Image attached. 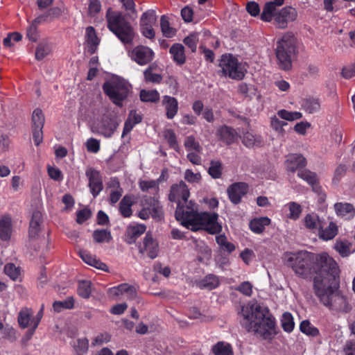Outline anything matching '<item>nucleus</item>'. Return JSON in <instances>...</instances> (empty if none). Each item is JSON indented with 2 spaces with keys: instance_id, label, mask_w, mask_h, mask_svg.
Listing matches in <instances>:
<instances>
[{
  "instance_id": "39448f33",
  "label": "nucleus",
  "mask_w": 355,
  "mask_h": 355,
  "mask_svg": "<svg viewBox=\"0 0 355 355\" xmlns=\"http://www.w3.org/2000/svg\"><path fill=\"white\" fill-rule=\"evenodd\" d=\"M107 28L123 43L129 44L134 38L133 29L125 16L120 12L112 11L110 8L106 14Z\"/></svg>"
},
{
  "instance_id": "338daca9",
  "label": "nucleus",
  "mask_w": 355,
  "mask_h": 355,
  "mask_svg": "<svg viewBox=\"0 0 355 355\" xmlns=\"http://www.w3.org/2000/svg\"><path fill=\"white\" fill-rule=\"evenodd\" d=\"M111 340V336L108 333H103L96 336L92 340L93 346H100L107 343Z\"/></svg>"
},
{
  "instance_id": "f704fd0d",
  "label": "nucleus",
  "mask_w": 355,
  "mask_h": 355,
  "mask_svg": "<svg viewBox=\"0 0 355 355\" xmlns=\"http://www.w3.org/2000/svg\"><path fill=\"white\" fill-rule=\"evenodd\" d=\"M302 109L309 114L318 112L320 109V103L317 98H304L301 102Z\"/></svg>"
},
{
  "instance_id": "69168bd1",
  "label": "nucleus",
  "mask_w": 355,
  "mask_h": 355,
  "mask_svg": "<svg viewBox=\"0 0 355 355\" xmlns=\"http://www.w3.org/2000/svg\"><path fill=\"white\" fill-rule=\"evenodd\" d=\"M252 284L250 282L246 281L242 282L239 286H238L236 290L245 296L250 297L252 294Z\"/></svg>"
},
{
  "instance_id": "dca6fc26",
  "label": "nucleus",
  "mask_w": 355,
  "mask_h": 355,
  "mask_svg": "<svg viewBox=\"0 0 355 355\" xmlns=\"http://www.w3.org/2000/svg\"><path fill=\"white\" fill-rule=\"evenodd\" d=\"M146 230V227L143 224L130 223L126 229L125 241L128 244H133L136 240Z\"/></svg>"
},
{
  "instance_id": "864d4df0",
  "label": "nucleus",
  "mask_w": 355,
  "mask_h": 355,
  "mask_svg": "<svg viewBox=\"0 0 355 355\" xmlns=\"http://www.w3.org/2000/svg\"><path fill=\"white\" fill-rule=\"evenodd\" d=\"M277 115L279 118L289 121L300 119L302 117V114L300 112H289L286 110H279Z\"/></svg>"
},
{
  "instance_id": "f03ea898",
  "label": "nucleus",
  "mask_w": 355,
  "mask_h": 355,
  "mask_svg": "<svg viewBox=\"0 0 355 355\" xmlns=\"http://www.w3.org/2000/svg\"><path fill=\"white\" fill-rule=\"evenodd\" d=\"M242 325L264 339H270L275 333V319L268 307L257 302H250L241 309Z\"/></svg>"
},
{
  "instance_id": "8fccbe9b",
  "label": "nucleus",
  "mask_w": 355,
  "mask_h": 355,
  "mask_svg": "<svg viewBox=\"0 0 355 355\" xmlns=\"http://www.w3.org/2000/svg\"><path fill=\"white\" fill-rule=\"evenodd\" d=\"M90 281L83 280L78 283V293L83 298H89L92 292Z\"/></svg>"
},
{
  "instance_id": "a211bd4d",
  "label": "nucleus",
  "mask_w": 355,
  "mask_h": 355,
  "mask_svg": "<svg viewBox=\"0 0 355 355\" xmlns=\"http://www.w3.org/2000/svg\"><path fill=\"white\" fill-rule=\"evenodd\" d=\"M42 214L39 209L34 210L31 215L29 225V237L35 239L38 235L41 230V225L42 224Z\"/></svg>"
},
{
  "instance_id": "5701e85b",
  "label": "nucleus",
  "mask_w": 355,
  "mask_h": 355,
  "mask_svg": "<svg viewBox=\"0 0 355 355\" xmlns=\"http://www.w3.org/2000/svg\"><path fill=\"white\" fill-rule=\"evenodd\" d=\"M33 319V311L31 309L24 308L19 313L18 322L23 329L28 327H34Z\"/></svg>"
},
{
  "instance_id": "2f4dec72",
  "label": "nucleus",
  "mask_w": 355,
  "mask_h": 355,
  "mask_svg": "<svg viewBox=\"0 0 355 355\" xmlns=\"http://www.w3.org/2000/svg\"><path fill=\"white\" fill-rule=\"evenodd\" d=\"M70 345L73 349L76 355H85L89 349V340L86 338L73 340Z\"/></svg>"
},
{
  "instance_id": "1a4fd4ad",
  "label": "nucleus",
  "mask_w": 355,
  "mask_h": 355,
  "mask_svg": "<svg viewBox=\"0 0 355 355\" xmlns=\"http://www.w3.org/2000/svg\"><path fill=\"white\" fill-rule=\"evenodd\" d=\"M219 67L223 75L235 80L243 79L246 72L244 65L232 54L223 55L220 60Z\"/></svg>"
},
{
  "instance_id": "f8f14e48",
  "label": "nucleus",
  "mask_w": 355,
  "mask_h": 355,
  "mask_svg": "<svg viewBox=\"0 0 355 355\" xmlns=\"http://www.w3.org/2000/svg\"><path fill=\"white\" fill-rule=\"evenodd\" d=\"M139 253L152 259L156 258L159 252V245L152 234L147 233L142 241L139 243Z\"/></svg>"
},
{
  "instance_id": "aec40b11",
  "label": "nucleus",
  "mask_w": 355,
  "mask_h": 355,
  "mask_svg": "<svg viewBox=\"0 0 355 355\" xmlns=\"http://www.w3.org/2000/svg\"><path fill=\"white\" fill-rule=\"evenodd\" d=\"M143 206H146L150 216L160 220L163 216L162 207L159 200L155 198H147L143 202Z\"/></svg>"
},
{
  "instance_id": "37998d69",
  "label": "nucleus",
  "mask_w": 355,
  "mask_h": 355,
  "mask_svg": "<svg viewBox=\"0 0 355 355\" xmlns=\"http://www.w3.org/2000/svg\"><path fill=\"white\" fill-rule=\"evenodd\" d=\"M93 239L96 243H108L112 237L110 232L107 230H96L93 233Z\"/></svg>"
},
{
  "instance_id": "3c124183",
  "label": "nucleus",
  "mask_w": 355,
  "mask_h": 355,
  "mask_svg": "<svg viewBox=\"0 0 355 355\" xmlns=\"http://www.w3.org/2000/svg\"><path fill=\"white\" fill-rule=\"evenodd\" d=\"M4 272L14 281L19 279L21 275L20 268L12 263H8L5 266Z\"/></svg>"
},
{
  "instance_id": "5fc2aeb1",
  "label": "nucleus",
  "mask_w": 355,
  "mask_h": 355,
  "mask_svg": "<svg viewBox=\"0 0 355 355\" xmlns=\"http://www.w3.org/2000/svg\"><path fill=\"white\" fill-rule=\"evenodd\" d=\"M300 328L302 332L308 336H317L319 335V330L313 326L308 320L302 321L300 323Z\"/></svg>"
},
{
  "instance_id": "79ce46f5",
  "label": "nucleus",
  "mask_w": 355,
  "mask_h": 355,
  "mask_svg": "<svg viewBox=\"0 0 355 355\" xmlns=\"http://www.w3.org/2000/svg\"><path fill=\"white\" fill-rule=\"evenodd\" d=\"M215 355H232V349L229 343L218 342L213 347Z\"/></svg>"
},
{
  "instance_id": "412c9836",
  "label": "nucleus",
  "mask_w": 355,
  "mask_h": 355,
  "mask_svg": "<svg viewBox=\"0 0 355 355\" xmlns=\"http://www.w3.org/2000/svg\"><path fill=\"white\" fill-rule=\"evenodd\" d=\"M217 135L221 141L227 145L234 143L238 139L237 132L227 125L220 127L217 130Z\"/></svg>"
},
{
  "instance_id": "9b49d317",
  "label": "nucleus",
  "mask_w": 355,
  "mask_h": 355,
  "mask_svg": "<svg viewBox=\"0 0 355 355\" xmlns=\"http://www.w3.org/2000/svg\"><path fill=\"white\" fill-rule=\"evenodd\" d=\"M128 55L132 60L139 65L144 66L150 63L153 60L155 53L150 48L139 45L129 51Z\"/></svg>"
},
{
  "instance_id": "6e6d98bb",
  "label": "nucleus",
  "mask_w": 355,
  "mask_h": 355,
  "mask_svg": "<svg viewBox=\"0 0 355 355\" xmlns=\"http://www.w3.org/2000/svg\"><path fill=\"white\" fill-rule=\"evenodd\" d=\"M222 164L219 161H211L208 173L213 178H220L222 175Z\"/></svg>"
},
{
  "instance_id": "c756f323",
  "label": "nucleus",
  "mask_w": 355,
  "mask_h": 355,
  "mask_svg": "<svg viewBox=\"0 0 355 355\" xmlns=\"http://www.w3.org/2000/svg\"><path fill=\"white\" fill-rule=\"evenodd\" d=\"M303 223L306 229L313 232L319 230L322 224L319 216L314 212L306 214Z\"/></svg>"
},
{
  "instance_id": "bf43d9fd",
  "label": "nucleus",
  "mask_w": 355,
  "mask_h": 355,
  "mask_svg": "<svg viewBox=\"0 0 355 355\" xmlns=\"http://www.w3.org/2000/svg\"><path fill=\"white\" fill-rule=\"evenodd\" d=\"M51 52V47L47 43H40L36 49L35 58L41 60L45 58Z\"/></svg>"
},
{
  "instance_id": "09e8293b",
  "label": "nucleus",
  "mask_w": 355,
  "mask_h": 355,
  "mask_svg": "<svg viewBox=\"0 0 355 355\" xmlns=\"http://www.w3.org/2000/svg\"><path fill=\"white\" fill-rule=\"evenodd\" d=\"M74 306V299L73 297H68L63 301L55 302L53 307L55 311L60 312L63 309H70Z\"/></svg>"
},
{
  "instance_id": "de8ad7c7",
  "label": "nucleus",
  "mask_w": 355,
  "mask_h": 355,
  "mask_svg": "<svg viewBox=\"0 0 355 355\" xmlns=\"http://www.w3.org/2000/svg\"><path fill=\"white\" fill-rule=\"evenodd\" d=\"M44 116L40 109H35L32 116V128H43Z\"/></svg>"
},
{
  "instance_id": "473e14b6",
  "label": "nucleus",
  "mask_w": 355,
  "mask_h": 355,
  "mask_svg": "<svg viewBox=\"0 0 355 355\" xmlns=\"http://www.w3.org/2000/svg\"><path fill=\"white\" fill-rule=\"evenodd\" d=\"M297 176L311 186L312 190L313 187L319 186L318 176L314 172L302 168L297 171Z\"/></svg>"
},
{
  "instance_id": "ddd939ff",
  "label": "nucleus",
  "mask_w": 355,
  "mask_h": 355,
  "mask_svg": "<svg viewBox=\"0 0 355 355\" xmlns=\"http://www.w3.org/2000/svg\"><path fill=\"white\" fill-rule=\"evenodd\" d=\"M85 175L89 181V188L94 198H96L103 189V180L100 172L94 168L86 169Z\"/></svg>"
},
{
  "instance_id": "49530a36",
  "label": "nucleus",
  "mask_w": 355,
  "mask_h": 355,
  "mask_svg": "<svg viewBox=\"0 0 355 355\" xmlns=\"http://www.w3.org/2000/svg\"><path fill=\"white\" fill-rule=\"evenodd\" d=\"M157 15L154 10H148L144 12L140 19V25H155Z\"/></svg>"
},
{
  "instance_id": "4d7b16f0",
  "label": "nucleus",
  "mask_w": 355,
  "mask_h": 355,
  "mask_svg": "<svg viewBox=\"0 0 355 355\" xmlns=\"http://www.w3.org/2000/svg\"><path fill=\"white\" fill-rule=\"evenodd\" d=\"M164 137L171 148L177 151L179 150V144L177 141L176 135L173 130L170 129L165 130Z\"/></svg>"
},
{
  "instance_id": "6ab92c4d",
  "label": "nucleus",
  "mask_w": 355,
  "mask_h": 355,
  "mask_svg": "<svg viewBox=\"0 0 355 355\" xmlns=\"http://www.w3.org/2000/svg\"><path fill=\"white\" fill-rule=\"evenodd\" d=\"M162 104L166 111V118L173 119L178 112V100L175 97L165 95L162 97Z\"/></svg>"
},
{
  "instance_id": "0eeeda50",
  "label": "nucleus",
  "mask_w": 355,
  "mask_h": 355,
  "mask_svg": "<svg viewBox=\"0 0 355 355\" xmlns=\"http://www.w3.org/2000/svg\"><path fill=\"white\" fill-rule=\"evenodd\" d=\"M295 49V40L293 35L285 34L277 43L275 55L279 67L283 70L291 67V55Z\"/></svg>"
},
{
  "instance_id": "6e6552de",
  "label": "nucleus",
  "mask_w": 355,
  "mask_h": 355,
  "mask_svg": "<svg viewBox=\"0 0 355 355\" xmlns=\"http://www.w3.org/2000/svg\"><path fill=\"white\" fill-rule=\"evenodd\" d=\"M130 87V83L121 77H114L103 86L105 93L119 106L122 105V101L128 97Z\"/></svg>"
},
{
  "instance_id": "393cba45",
  "label": "nucleus",
  "mask_w": 355,
  "mask_h": 355,
  "mask_svg": "<svg viewBox=\"0 0 355 355\" xmlns=\"http://www.w3.org/2000/svg\"><path fill=\"white\" fill-rule=\"evenodd\" d=\"M334 209L338 216L349 219L355 215V209L349 203L337 202L334 205Z\"/></svg>"
},
{
  "instance_id": "a19ab883",
  "label": "nucleus",
  "mask_w": 355,
  "mask_h": 355,
  "mask_svg": "<svg viewBox=\"0 0 355 355\" xmlns=\"http://www.w3.org/2000/svg\"><path fill=\"white\" fill-rule=\"evenodd\" d=\"M275 11L276 6L273 2L270 1L266 3L261 15V19L265 21H270L272 18L275 19Z\"/></svg>"
},
{
  "instance_id": "423d86ee",
  "label": "nucleus",
  "mask_w": 355,
  "mask_h": 355,
  "mask_svg": "<svg viewBox=\"0 0 355 355\" xmlns=\"http://www.w3.org/2000/svg\"><path fill=\"white\" fill-rule=\"evenodd\" d=\"M95 115H99L92 123V130L106 138L112 137L119 126L117 120L112 117L105 107L101 106L97 110Z\"/></svg>"
},
{
  "instance_id": "72a5a7b5",
  "label": "nucleus",
  "mask_w": 355,
  "mask_h": 355,
  "mask_svg": "<svg viewBox=\"0 0 355 355\" xmlns=\"http://www.w3.org/2000/svg\"><path fill=\"white\" fill-rule=\"evenodd\" d=\"M284 209L288 211V213L286 214V217L293 220H297L300 218L302 211L301 205L295 202L286 203L284 206Z\"/></svg>"
},
{
  "instance_id": "9d476101",
  "label": "nucleus",
  "mask_w": 355,
  "mask_h": 355,
  "mask_svg": "<svg viewBox=\"0 0 355 355\" xmlns=\"http://www.w3.org/2000/svg\"><path fill=\"white\" fill-rule=\"evenodd\" d=\"M189 196V190L184 182L180 181L179 183L171 186L168 199L170 201L178 204L175 212L179 209H187L188 207H194L196 205L192 201H190L188 205L184 206V203H187Z\"/></svg>"
},
{
  "instance_id": "c85d7f7f",
  "label": "nucleus",
  "mask_w": 355,
  "mask_h": 355,
  "mask_svg": "<svg viewBox=\"0 0 355 355\" xmlns=\"http://www.w3.org/2000/svg\"><path fill=\"white\" fill-rule=\"evenodd\" d=\"M86 38L87 51L90 54L95 53L98 45L99 44V39L98 38L96 31L92 26H89L86 29Z\"/></svg>"
},
{
  "instance_id": "20e7f679",
  "label": "nucleus",
  "mask_w": 355,
  "mask_h": 355,
  "mask_svg": "<svg viewBox=\"0 0 355 355\" xmlns=\"http://www.w3.org/2000/svg\"><path fill=\"white\" fill-rule=\"evenodd\" d=\"M175 218L181 225L192 231L205 230L209 234H218L222 231V225L218 221L216 213H198L197 206L187 209H179L175 212Z\"/></svg>"
},
{
  "instance_id": "680f3d73",
  "label": "nucleus",
  "mask_w": 355,
  "mask_h": 355,
  "mask_svg": "<svg viewBox=\"0 0 355 355\" xmlns=\"http://www.w3.org/2000/svg\"><path fill=\"white\" fill-rule=\"evenodd\" d=\"M119 289L123 291V296L130 300L134 299L137 295L136 289L134 286L127 284H122L119 285Z\"/></svg>"
},
{
  "instance_id": "a878e982",
  "label": "nucleus",
  "mask_w": 355,
  "mask_h": 355,
  "mask_svg": "<svg viewBox=\"0 0 355 355\" xmlns=\"http://www.w3.org/2000/svg\"><path fill=\"white\" fill-rule=\"evenodd\" d=\"M270 223L271 220L268 217L263 216L252 219L249 225L252 232L255 234H261Z\"/></svg>"
},
{
  "instance_id": "4c0bfd02",
  "label": "nucleus",
  "mask_w": 355,
  "mask_h": 355,
  "mask_svg": "<svg viewBox=\"0 0 355 355\" xmlns=\"http://www.w3.org/2000/svg\"><path fill=\"white\" fill-rule=\"evenodd\" d=\"M184 146L187 152L196 151L202 153V146L193 135L186 137L184 141Z\"/></svg>"
},
{
  "instance_id": "bb28decb",
  "label": "nucleus",
  "mask_w": 355,
  "mask_h": 355,
  "mask_svg": "<svg viewBox=\"0 0 355 355\" xmlns=\"http://www.w3.org/2000/svg\"><path fill=\"white\" fill-rule=\"evenodd\" d=\"M169 53L171 55L173 60L178 64L182 65L186 61L184 53V47L181 44H174L170 48Z\"/></svg>"
},
{
  "instance_id": "7ed1b4c3",
  "label": "nucleus",
  "mask_w": 355,
  "mask_h": 355,
  "mask_svg": "<svg viewBox=\"0 0 355 355\" xmlns=\"http://www.w3.org/2000/svg\"><path fill=\"white\" fill-rule=\"evenodd\" d=\"M337 276L331 274L324 279L318 277L315 281L313 291L323 306L330 311L346 313L351 311L352 306L347 298L338 289V286L335 283Z\"/></svg>"
},
{
  "instance_id": "4468645a",
  "label": "nucleus",
  "mask_w": 355,
  "mask_h": 355,
  "mask_svg": "<svg viewBox=\"0 0 355 355\" xmlns=\"http://www.w3.org/2000/svg\"><path fill=\"white\" fill-rule=\"evenodd\" d=\"M297 17V10L293 7L287 6L275 13V22L278 28H284L288 22L295 21Z\"/></svg>"
},
{
  "instance_id": "e433bc0d",
  "label": "nucleus",
  "mask_w": 355,
  "mask_h": 355,
  "mask_svg": "<svg viewBox=\"0 0 355 355\" xmlns=\"http://www.w3.org/2000/svg\"><path fill=\"white\" fill-rule=\"evenodd\" d=\"M351 243L346 240L336 241L334 244V249L343 257H348L349 254L353 253L354 251L351 250Z\"/></svg>"
},
{
  "instance_id": "052dcab7",
  "label": "nucleus",
  "mask_w": 355,
  "mask_h": 355,
  "mask_svg": "<svg viewBox=\"0 0 355 355\" xmlns=\"http://www.w3.org/2000/svg\"><path fill=\"white\" fill-rule=\"evenodd\" d=\"M145 80L147 82H150L153 83H159L162 80V77L159 73H153V69L151 67L147 68L144 72Z\"/></svg>"
},
{
  "instance_id": "0e129e2a",
  "label": "nucleus",
  "mask_w": 355,
  "mask_h": 355,
  "mask_svg": "<svg viewBox=\"0 0 355 355\" xmlns=\"http://www.w3.org/2000/svg\"><path fill=\"white\" fill-rule=\"evenodd\" d=\"M22 38V35L17 32L9 34L6 38L3 39V44L6 46L10 47L14 44V42H19Z\"/></svg>"
},
{
  "instance_id": "cd10ccee",
  "label": "nucleus",
  "mask_w": 355,
  "mask_h": 355,
  "mask_svg": "<svg viewBox=\"0 0 355 355\" xmlns=\"http://www.w3.org/2000/svg\"><path fill=\"white\" fill-rule=\"evenodd\" d=\"M338 232V227L334 223L331 221L329 225L323 228L322 225L318 230L319 237L324 241H329L333 239Z\"/></svg>"
},
{
  "instance_id": "13d9d810",
  "label": "nucleus",
  "mask_w": 355,
  "mask_h": 355,
  "mask_svg": "<svg viewBox=\"0 0 355 355\" xmlns=\"http://www.w3.org/2000/svg\"><path fill=\"white\" fill-rule=\"evenodd\" d=\"M159 184V180H141L139 181V189L144 192L147 191L149 189H158Z\"/></svg>"
},
{
  "instance_id": "c9c22d12",
  "label": "nucleus",
  "mask_w": 355,
  "mask_h": 355,
  "mask_svg": "<svg viewBox=\"0 0 355 355\" xmlns=\"http://www.w3.org/2000/svg\"><path fill=\"white\" fill-rule=\"evenodd\" d=\"M198 285L200 288L212 290L218 286L219 279L216 275H209L201 279Z\"/></svg>"
},
{
  "instance_id": "2eb2a0df",
  "label": "nucleus",
  "mask_w": 355,
  "mask_h": 355,
  "mask_svg": "<svg viewBox=\"0 0 355 355\" xmlns=\"http://www.w3.org/2000/svg\"><path fill=\"white\" fill-rule=\"evenodd\" d=\"M248 190V186L244 182H236L232 184L227 189V193L230 200L234 204L240 202L243 196H244Z\"/></svg>"
},
{
  "instance_id": "774afa93",
  "label": "nucleus",
  "mask_w": 355,
  "mask_h": 355,
  "mask_svg": "<svg viewBox=\"0 0 355 355\" xmlns=\"http://www.w3.org/2000/svg\"><path fill=\"white\" fill-rule=\"evenodd\" d=\"M2 336L3 338H6L10 342H13L17 338L16 330L14 328L8 326L4 328L3 327Z\"/></svg>"
},
{
  "instance_id": "ea45409f",
  "label": "nucleus",
  "mask_w": 355,
  "mask_h": 355,
  "mask_svg": "<svg viewBox=\"0 0 355 355\" xmlns=\"http://www.w3.org/2000/svg\"><path fill=\"white\" fill-rule=\"evenodd\" d=\"M160 28L163 35L166 37H173L176 33V30L171 26L168 19L165 15H162L160 18Z\"/></svg>"
},
{
  "instance_id": "4be33fe9",
  "label": "nucleus",
  "mask_w": 355,
  "mask_h": 355,
  "mask_svg": "<svg viewBox=\"0 0 355 355\" xmlns=\"http://www.w3.org/2000/svg\"><path fill=\"white\" fill-rule=\"evenodd\" d=\"M79 255L82 260L87 264L103 271L108 270L105 263L101 261L95 256L92 255L89 252L85 250H80Z\"/></svg>"
},
{
  "instance_id": "603ef678",
  "label": "nucleus",
  "mask_w": 355,
  "mask_h": 355,
  "mask_svg": "<svg viewBox=\"0 0 355 355\" xmlns=\"http://www.w3.org/2000/svg\"><path fill=\"white\" fill-rule=\"evenodd\" d=\"M140 98L144 102H156L159 98V94L157 90H141Z\"/></svg>"
},
{
  "instance_id": "e2e57ef3",
  "label": "nucleus",
  "mask_w": 355,
  "mask_h": 355,
  "mask_svg": "<svg viewBox=\"0 0 355 355\" xmlns=\"http://www.w3.org/2000/svg\"><path fill=\"white\" fill-rule=\"evenodd\" d=\"M184 178L189 183H199L201 180V175L200 173H193L191 169H187L184 173Z\"/></svg>"
},
{
  "instance_id": "c03bdc74",
  "label": "nucleus",
  "mask_w": 355,
  "mask_h": 355,
  "mask_svg": "<svg viewBox=\"0 0 355 355\" xmlns=\"http://www.w3.org/2000/svg\"><path fill=\"white\" fill-rule=\"evenodd\" d=\"M281 325L285 331L288 333L293 331L295 327V323L291 313L288 312H285L283 313L281 319Z\"/></svg>"
},
{
  "instance_id": "b1692460",
  "label": "nucleus",
  "mask_w": 355,
  "mask_h": 355,
  "mask_svg": "<svg viewBox=\"0 0 355 355\" xmlns=\"http://www.w3.org/2000/svg\"><path fill=\"white\" fill-rule=\"evenodd\" d=\"M12 232V219L9 216H3L0 218V239L8 241Z\"/></svg>"
},
{
  "instance_id": "f3484780",
  "label": "nucleus",
  "mask_w": 355,
  "mask_h": 355,
  "mask_svg": "<svg viewBox=\"0 0 355 355\" xmlns=\"http://www.w3.org/2000/svg\"><path fill=\"white\" fill-rule=\"evenodd\" d=\"M306 165V159L300 154H290L286 157L285 166L292 173L303 168Z\"/></svg>"
},
{
  "instance_id": "7c9ffc66",
  "label": "nucleus",
  "mask_w": 355,
  "mask_h": 355,
  "mask_svg": "<svg viewBox=\"0 0 355 355\" xmlns=\"http://www.w3.org/2000/svg\"><path fill=\"white\" fill-rule=\"evenodd\" d=\"M135 198L132 195H125L120 202L119 211L121 214L125 218L132 216V206L134 204Z\"/></svg>"
},
{
  "instance_id": "58836bf2",
  "label": "nucleus",
  "mask_w": 355,
  "mask_h": 355,
  "mask_svg": "<svg viewBox=\"0 0 355 355\" xmlns=\"http://www.w3.org/2000/svg\"><path fill=\"white\" fill-rule=\"evenodd\" d=\"M242 142L245 146L250 148L261 145L262 139L259 135H253L250 132H247L242 137Z\"/></svg>"
},
{
  "instance_id": "a18cd8bd",
  "label": "nucleus",
  "mask_w": 355,
  "mask_h": 355,
  "mask_svg": "<svg viewBox=\"0 0 355 355\" xmlns=\"http://www.w3.org/2000/svg\"><path fill=\"white\" fill-rule=\"evenodd\" d=\"M216 241L218 245L220 246V248L223 251L231 253L236 248L235 245L232 243L227 241L226 236L223 234L217 236L216 237Z\"/></svg>"
},
{
  "instance_id": "f257e3e1",
  "label": "nucleus",
  "mask_w": 355,
  "mask_h": 355,
  "mask_svg": "<svg viewBox=\"0 0 355 355\" xmlns=\"http://www.w3.org/2000/svg\"><path fill=\"white\" fill-rule=\"evenodd\" d=\"M283 259L294 272L304 279L313 277V284L318 277L324 279L329 275H338L339 267L336 261L327 253L323 252L317 255L306 251L297 252H286Z\"/></svg>"
}]
</instances>
